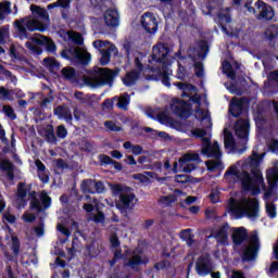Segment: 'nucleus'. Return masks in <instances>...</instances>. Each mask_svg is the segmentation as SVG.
I'll return each instance as SVG.
<instances>
[{
	"label": "nucleus",
	"mask_w": 278,
	"mask_h": 278,
	"mask_svg": "<svg viewBox=\"0 0 278 278\" xmlns=\"http://www.w3.org/2000/svg\"><path fill=\"white\" fill-rule=\"evenodd\" d=\"M13 28L15 34H17V38L21 40L30 39L34 43L45 48L47 53L54 54L56 52V45L50 38L42 35H37L31 37L29 33L40 31L45 33L48 28L47 24L39 21L36 17H21L20 20L13 21Z\"/></svg>",
	"instance_id": "f257e3e1"
},
{
	"label": "nucleus",
	"mask_w": 278,
	"mask_h": 278,
	"mask_svg": "<svg viewBox=\"0 0 278 278\" xmlns=\"http://www.w3.org/2000/svg\"><path fill=\"white\" fill-rule=\"evenodd\" d=\"M33 186L27 185L25 181L17 184V191L15 192V207L22 210L27 205V195L29 197L30 203L29 208L37 213H43L47 208L52 205V198L46 190H41L38 198V192L31 190Z\"/></svg>",
	"instance_id": "f03ea898"
},
{
	"label": "nucleus",
	"mask_w": 278,
	"mask_h": 278,
	"mask_svg": "<svg viewBox=\"0 0 278 278\" xmlns=\"http://www.w3.org/2000/svg\"><path fill=\"white\" fill-rule=\"evenodd\" d=\"M202 12L205 15L217 16V22L222 30L227 29V25L231 23V8L222 9L223 4L219 1H205L203 2Z\"/></svg>",
	"instance_id": "7ed1b4c3"
},
{
	"label": "nucleus",
	"mask_w": 278,
	"mask_h": 278,
	"mask_svg": "<svg viewBox=\"0 0 278 278\" xmlns=\"http://www.w3.org/2000/svg\"><path fill=\"white\" fill-rule=\"evenodd\" d=\"M173 49L167 43H156L152 48L151 60L153 63L159 64L162 68H169L173 63V56L170 55Z\"/></svg>",
	"instance_id": "20e7f679"
},
{
	"label": "nucleus",
	"mask_w": 278,
	"mask_h": 278,
	"mask_svg": "<svg viewBox=\"0 0 278 278\" xmlns=\"http://www.w3.org/2000/svg\"><path fill=\"white\" fill-rule=\"evenodd\" d=\"M263 156L264 154H257V152L253 151L252 154L242 163L243 170L250 169L254 186H256V184L264 182L263 174L260 169Z\"/></svg>",
	"instance_id": "39448f33"
},
{
	"label": "nucleus",
	"mask_w": 278,
	"mask_h": 278,
	"mask_svg": "<svg viewBox=\"0 0 278 278\" xmlns=\"http://www.w3.org/2000/svg\"><path fill=\"white\" fill-rule=\"evenodd\" d=\"M119 72H121L119 68L110 70V68L101 67V68H99L98 73L100 76L103 77V79L83 76L84 84L87 86H91L93 88L99 87V86H104L108 84L111 85V84H113L115 77L119 75Z\"/></svg>",
	"instance_id": "423d86ee"
},
{
	"label": "nucleus",
	"mask_w": 278,
	"mask_h": 278,
	"mask_svg": "<svg viewBox=\"0 0 278 278\" xmlns=\"http://www.w3.org/2000/svg\"><path fill=\"white\" fill-rule=\"evenodd\" d=\"M229 175H232L239 178L241 180V185L243 189L248 191L252 190L253 195H257L261 193L260 187H256L254 185L253 177L249 172L247 170L240 172L236 165H232L230 168H228V170L225 172V176H229Z\"/></svg>",
	"instance_id": "0eeeda50"
},
{
	"label": "nucleus",
	"mask_w": 278,
	"mask_h": 278,
	"mask_svg": "<svg viewBox=\"0 0 278 278\" xmlns=\"http://www.w3.org/2000/svg\"><path fill=\"white\" fill-rule=\"evenodd\" d=\"M260 249L261 242L257 232L250 233L248 244L242 247V262H254L257 258Z\"/></svg>",
	"instance_id": "6e6552de"
},
{
	"label": "nucleus",
	"mask_w": 278,
	"mask_h": 278,
	"mask_svg": "<svg viewBox=\"0 0 278 278\" xmlns=\"http://www.w3.org/2000/svg\"><path fill=\"white\" fill-rule=\"evenodd\" d=\"M112 190L115 195L119 194L118 201L115 205L121 213H126L128 210H131L134 207V201L136 199L135 193H122L123 187L121 185H115Z\"/></svg>",
	"instance_id": "1a4fd4ad"
},
{
	"label": "nucleus",
	"mask_w": 278,
	"mask_h": 278,
	"mask_svg": "<svg viewBox=\"0 0 278 278\" xmlns=\"http://www.w3.org/2000/svg\"><path fill=\"white\" fill-rule=\"evenodd\" d=\"M172 112L179 118L187 119L191 116V104L179 98H174L170 102Z\"/></svg>",
	"instance_id": "9d476101"
},
{
	"label": "nucleus",
	"mask_w": 278,
	"mask_h": 278,
	"mask_svg": "<svg viewBox=\"0 0 278 278\" xmlns=\"http://www.w3.org/2000/svg\"><path fill=\"white\" fill-rule=\"evenodd\" d=\"M201 154L207 159H215L219 161L223 156L219 142L214 141L212 144V140L210 138H203Z\"/></svg>",
	"instance_id": "9b49d317"
},
{
	"label": "nucleus",
	"mask_w": 278,
	"mask_h": 278,
	"mask_svg": "<svg viewBox=\"0 0 278 278\" xmlns=\"http://www.w3.org/2000/svg\"><path fill=\"white\" fill-rule=\"evenodd\" d=\"M190 162L200 164L202 162L200 154H198V152H186V154L178 160L179 170L182 173H192V170H195L197 166Z\"/></svg>",
	"instance_id": "f8f14e48"
},
{
	"label": "nucleus",
	"mask_w": 278,
	"mask_h": 278,
	"mask_svg": "<svg viewBox=\"0 0 278 278\" xmlns=\"http://www.w3.org/2000/svg\"><path fill=\"white\" fill-rule=\"evenodd\" d=\"M195 271L197 275L201 277L212 275V273L215 271V265L210 254H205V256L198 257L195 262Z\"/></svg>",
	"instance_id": "ddd939ff"
},
{
	"label": "nucleus",
	"mask_w": 278,
	"mask_h": 278,
	"mask_svg": "<svg viewBox=\"0 0 278 278\" xmlns=\"http://www.w3.org/2000/svg\"><path fill=\"white\" fill-rule=\"evenodd\" d=\"M91 61L90 52L79 48L71 47V63L72 65L88 66Z\"/></svg>",
	"instance_id": "4468645a"
},
{
	"label": "nucleus",
	"mask_w": 278,
	"mask_h": 278,
	"mask_svg": "<svg viewBox=\"0 0 278 278\" xmlns=\"http://www.w3.org/2000/svg\"><path fill=\"white\" fill-rule=\"evenodd\" d=\"M61 224L58 225V231L62 233L65 238L59 237V243L63 245L68 238H71V229L65 227V225L71 224V208H64L63 215L60 217Z\"/></svg>",
	"instance_id": "2eb2a0df"
},
{
	"label": "nucleus",
	"mask_w": 278,
	"mask_h": 278,
	"mask_svg": "<svg viewBox=\"0 0 278 278\" xmlns=\"http://www.w3.org/2000/svg\"><path fill=\"white\" fill-rule=\"evenodd\" d=\"M268 189L263 194L264 200H269L274 194V189L277 188L278 184V167L268 168L266 172Z\"/></svg>",
	"instance_id": "dca6fc26"
},
{
	"label": "nucleus",
	"mask_w": 278,
	"mask_h": 278,
	"mask_svg": "<svg viewBox=\"0 0 278 278\" xmlns=\"http://www.w3.org/2000/svg\"><path fill=\"white\" fill-rule=\"evenodd\" d=\"M141 26L149 35H155L159 29V22L153 13H144L141 17Z\"/></svg>",
	"instance_id": "f3484780"
},
{
	"label": "nucleus",
	"mask_w": 278,
	"mask_h": 278,
	"mask_svg": "<svg viewBox=\"0 0 278 278\" xmlns=\"http://www.w3.org/2000/svg\"><path fill=\"white\" fill-rule=\"evenodd\" d=\"M247 105H250V99L247 97H242L240 99H237L236 101H232L230 109L231 115L235 118L240 117L244 112H247Z\"/></svg>",
	"instance_id": "a211bd4d"
},
{
	"label": "nucleus",
	"mask_w": 278,
	"mask_h": 278,
	"mask_svg": "<svg viewBox=\"0 0 278 278\" xmlns=\"http://www.w3.org/2000/svg\"><path fill=\"white\" fill-rule=\"evenodd\" d=\"M235 135L237 138L247 143L250 136V122L249 119H238L236 124Z\"/></svg>",
	"instance_id": "6ab92c4d"
},
{
	"label": "nucleus",
	"mask_w": 278,
	"mask_h": 278,
	"mask_svg": "<svg viewBox=\"0 0 278 278\" xmlns=\"http://www.w3.org/2000/svg\"><path fill=\"white\" fill-rule=\"evenodd\" d=\"M243 205L245 207L244 213L249 218L258 217L260 202L257 199H245L243 200Z\"/></svg>",
	"instance_id": "aec40b11"
},
{
	"label": "nucleus",
	"mask_w": 278,
	"mask_h": 278,
	"mask_svg": "<svg viewBox=\"0 0 278 278\" xmlns=\"http://www.w3.org/2000/svg\"><path fill=\"white\" fill-rule=\"evenodd\" d=\"M10 250L12 251V254L4 253L5 258L9 262H15L17 261V257L21 254V240L17 236H11V245Z\"/></svg>",
	"instance_id": "412c9836"
},
{
	"label": "nucleus",
	"mask_w": 278,
	"mask_h": 278,
	"mask_svg": "<svg viewBox=\"0 0 278 278\" xmlns=\"http://www.w3.org/2000/svg\"><path fill=\"white\" fill-rule=\"evenodd\" d=\"M212 238L219 244H228L229 225L223 224L216 231L212 232Z\"/></svg>",
	"instance_id": "4be33fe9"
},
{
	"label": "nucleus",
	"mask_w": 278,
	"mask_h": 278,
	"mask_svg": "<svg viewBox=\"0 0 278 278\" xmlns=\"http://www.w3.org/2000/svg\"><path fill=\"white\" fill-rule=\"evenodd\" d=\"M255 7L260 11V14L257 15V20H265V21H271L274 17V11L271 7L267 5L264 1H256Z\"/></svg>",
	"instance_id": "5701e85b"
},
{
	"label": "nucleus",
	"mask_w": 278,
	"mask_h": 278,
	"mask_svg": "<svg viewBox=\"0 0 278 278\" xmlns=\"http://www.w3.org/2000/svg\"><path fill=\"white\" fill-rule=\"evenodd\" d=\"M104 23L106 27H118L119 26V13L115 9H109L104 13Z\"/></svg>",
	"instance_id": "b1692460"
},
{
	"label": "nucleus",
	"mask_w": 278,
	"mask_h": 278,
	"mask_svg": "<svg viewBox=\"0 0 278 278\" xmlns=\"http://www.w3.org/2000/svg\"><path fill=\"white\" fill-rule=\"evenodd\" d=\"M250 235L247 231V228L239 227L232 233V241L236 247L241 245L244 241L249 242Z\"/></svg>",
	"instance_id": "393cba45"
},
{
	"label": "nucleus",
	"mask_w": 278,
	"mask_h": 278,
	"mask_svg": "<svg viewBox=\"0 0 278 278\" xmlns=\"http://www.w3.org/2000/svg\"><path fill=\"white\" fill-rule=\"evenodd\" d=\"M148 261L143 260L140 254H134V256L129 257L128 262L124 264V266L130 268L134 271H139V266L147 265Z\"/></svg>",
	"instance_id": "a878e982"
},
{
	"label": "nucleus",
	"mask_w": 278,
	"mask_h": 278,
	"mask_svg": "<svg viewBox=\"0 0 278 278\" xmlns=\"http://www.w3.org/2000/svg\"><path fill=\"white\" fill-rule=\"evenodd\" d=\"M0 169L7 173V179L9 181L14 180V164L10 160L0 159Z\"/></svg>",
	"instance_id": "bb28decb"
},
{
	"label": "nucleus",
	"mask_w": 278,
	"mask_h": 278,
	"mask_svg": "<svg viewBox=\"0 0 278 278\" xmlns=\"http://www.w3.org/2000/svg\"><path fill=\"white\" fill-rule=\"evenodd\" d=\"M42 65L52 74H56L61 68L60 62L53 56L45 58Z\"/></svg>",
	"instance_id": "cd10ccee"
},
{
	"label": "nucleus",
	"mask_w": 278,
	"mask_h": 278,
	"mask_svg": "<svg viewBox=\"0 0 278 278\" xmlns=\"http://www.w3.org/2000/svg\"><path fill=\"white\" fill-rule=\"evenodd\" d=\"M140 72L132 70L126 74L124 78H122V83H124V86L130 88L134 85H136L137 80L140 78Z\"/></svg>",
	"instance_id": "c85d7f7f"
},
{
	"label": "nucleus",
	"mask_w": 278,
	"mask_h": 278,
	"mask_svg": "<svg viewBox=\"0 0 278 278\" xmlns=\"http://www.w3.org/2000/svg\"><path fill=\"white\" fill-rule=\"evenodd\" d=\"M112 51H115V53H118V50L114 45H112L109 49L101 50V59H100L101 66H108V64H110L111 58H112V54H111Z\"/></svg>",
	"instance_id": "c756f323"
},
{
	"label": "nucleus",
	"mask_w": 278,
	"mask_h": 278,
	"mask_svg": "<svg viewBox=\"0 0 278 278\" xmlns=\"http://www.w3.org/2000/svg\"><path fill=\"white\" fill-rule=\"evenodd\" d=\"M54 114L60 118L64 119L67 123H71V109L66 105H59L54 109Z\"/></svg>",
	"instance_id": "7c9ffc66"
},
{
	"label": "nucleus",
	"mask_w": 278,
	"mask_h": 278,
	"mask_svg": "<svg viewBox=\"0 0 278 278\" xmlns=\"http://www.w3.org/2000/svg\"><path fill=\"white\" fill-rule=\"evenodd\" d=\"M193 51L198 52L200 59H205L210 51L208 42L206 40L198 41V48H193Z\"/></svg>",
	"instance_id": "2f4dec72"
},
{
	"label": "nucleus",
	"mask_w": 278,
	"mask_h": 278,
	"mask_svg": "<svg viewBox=\"0 0 278 278\" xmlns=\"http://www.w3.org/2000/svg\"><path fill=\"white\" fill-rule=\"evenodd\" d=\"M264 36L267 40H269L270 42L274 41V39L278 38V25L277 24H271L269 25L265 33Z\"/></svg>",
	"instance_id": "473e14b6"
},
{
	"label": "nucleus",
	"mask_w": 278,
	"mask_h": 278,
	"mask_svg": "<svg viewBox=\"0 0 278 278\" xmlns=\"http://www.w3.org/2000/svg\"><path fill=\"white\" fill-rule=\"evenodd\" d=\"M124 149L131 150V153L136 156L141 155L142 153H148L142 146L132 144L130 141L124 142Z\"/></svg>",
	"instance_id": "72a5a7b5"
},
{
	"label": "nucleus",
	"mask_w": 278,
	"mask_h": 278,
	"mask_svg": "<svg viewBox=\"0 0 278 278\" xmlns=\"http://www.w3.org/2000/svg\"><path fill=\"white\" fill-rule=\"evenodd\" d=\"M223 73L228 76V78L235 80L236 79V72L228 60H224L222 63Z\"/></svg>",
	"instance_id": "f704fd0d"
},
{
	"label": "nucleus",
	"mask_w": 278,
	"mask_h": 278,
	"mask_svg": "<svg viewBox=\"0 0 278 278\" xmlns=\"http://www.w3.org/2000/svg\"><path fill=\"white\" fill-rule=\"evenodd\" d=\"M12 14L11 2H0V24L5 21V15Z\"/></svg>",
	"instance_id": "c9c22d12"
},
{
	"label": "nucleus",
	"mask_w": 278,
	"mask_h": 278,
	"mask_svg": "<svg viewBox=\"0 0 278 278\" xmlns=\"http://www.w3.org/2000/svg\"><path fill=\"white\" fill-rule=\"evenodd\" d=\"M131 131H132V135L136 136V138H139V136H142L143 135V131L146 134H151V132H154L156 134V130H154L153 128L151 127H140L138 125H132L131 126Z\"/></svg>",
	"instance_id": "e433bc0d"
},
{
	"label": "nucleus",
	"mask_w": 278,
	"mask_h": 278,
	"mask_svg": "<svg viewBox=\"0 0 278 278\" xmlns=\"http://www.w3.org/2000/svg\"><path fill=\"white\" fill-rule=\"evenodd\" d=\"M80 189L84 193L94 194V180L85 179L80 185Z\"/></svg>",
	"instance_id": "4c0bfd02"
},
{
	"label": "nucleus",
	"mask_w": 278,
	"mask_h": 278,
	"mask_svg": "<svg viewBox=\"0 0 278 278\" xmlns=\"http://www.w3.org/2000/svg\"><path fill=\"white\" fill-rule=\"evenodd\" d=\"M30 11L34 15L39 16L41 20L49 21V14H48V11L46 9H41L40 7L31 4L30 5Z\"/></svg>",
	"instance_id": "58836bf2"
},
{
	"label": "nucleus",
	"mask_w": 278,
	"mask_h": 278,
	"mask_svg": "<svg viewBox=\"0 0 278 278\" xmlns=\"http://www.w3.org/2000/svg\"><path fill=\"white\" fill-rule=\"evenodd\" d=\"M25 47L29 51H31V53L35 55H42V53H43V49L41 48V46H38V45L34 43L33 41H27L25 43Z\"/></svg>",
	"instance_id": "ea45409f"
},
{
	"label": "nucleus",
	"mask_w": 278,
	"mask_h": 278,
	"mask_svg": "<svg viewBox=\"0 0 278 278\" xmlns=\"http://www.w3.org/2000/svg\"><path fill=\"white\" fill-rule=\"evenodd\" d=\"M224 147L225 149H236L237 143L231 132H228V135H225L224 137Z\"/></svg>",
	"instance_id": "a19ab883"
},
{
	"label": "nucleus",
	"mask_w": 278,
	"mask_h": 278,
	"mask_svg": "<svg viewBox=\"0 0 278 278\" xmlns=\"http://www.w3.org/2000/svg\"><path fill=\"white\" fill-rule=\"evenodd\" d=\"M71 41L77 46H83L85 43L83 34L75 30H71Z\"/></svg>",
	"instance_id": "79ce46f5"
},
{
	"label": "nucleus",
	"mask_w": 278,
	"mask_h": 278,
	"mask_svg": "<svg viewBox=\"0 0 278 278\" xmlns=\"http://www.w3.org/2000/svg\"><path fill=\"white\" fill-rule=\"evenodd\" d=\"M163 71L159 72V76L162 77V83L164 86H166L167 88L170 87V79H169V73H168V67H162Z\"/></svg>",
	"instance_id": "37998d69"
},
{
	"label": "nucleus",
	"mask_w": 278,
	"mask_h": 278,
	"mask_svg": "<svg viewBox=\"0 0 278 278\" xmlns=\"http://www.w3.org/2000/svg\"><path fill=\"white\" fill-rule=\"evenodd\" d=\"M130 103V97L127 92L124 93V97H121L117 101V108L127 110V106Z\"/></svg>",
	"instance_id": "c03bdc74"
},
{
	"label": "nucleus",
	"mask_w": 278,
	"mask_h": 278,
	"mask_svg": "<svg viewBox=\"0 0 278 278\" xmlns=\"http://www.w3.org/2000/svg\"><path fill=\"white\" fill-rule=\"evenodd\" d=\"M169 267H170V262L168 260H163V261L156 262L153 265V268L156 271L165 270V269H167Z\"/></svg>",
	"instance_id": "a18cd8bd"
},
{
	"label": "nucleus",
	"mask_w": 278,
	"mask_h": 278,
	"mask_svg": "<svg viewBox=\"0 0 278 278\" xmlns=\"http://www.w3.org/2000/svg\"><path fill=\"white\" fill-rule=\"evenodd\" d=\"M54 97H53V90L49 88L47 97H45L40 103L41 108H48L49 103H53Z\"/></svg>",
	"instance_id": "49530a36"
},
{
	"label": "nucleus",
	"mask_w": 278,
	"mask_h": 278,
	"mask_svg": "<svg viewBox=\"0 0 278 278\" xmlns=\"http://www.w3.org/2000/svg\"><path fill=\"white\" fill-rule=\"evenodd\" d=\"M163 163L161 161H156L153 164L143 165L141 169L143 170H162Z\"/></svg>",
	"instance_id": "de8ad7c7"
},
{
	"label": "nucleus",
	"mask_w": 278,
	"mask_h": 278,
	"mask_svg": "<svg viewBox=\"0 0 278 278\" xmlns=\"http://www.w3.org/2000/svg\"><path fill=\"white\" fill-rule=\"evenodd\" d=\"M193 68H195V75L199 78L204 77V65L201 61H195L193 63Z\"/></svg>",
	"instance_id": "09e8293b"
},
{
	"label": "nucleus",
	"mask_w": 278,
	"mask_h": 278,
	"mask_svg": "<svg viewBox=\"0 0 278 278\" xmlns=\"http://www.w3.org/2000/svg\"><path fill=\"white\" fill-rule=\"evenodd\" d=\"M156 119H157L159 123H161L162 125L169 124V123H172V121H173V119L168 116V114L166 113V111L156 114Z\"/></svg>",
	"instance_id": "8fccbe9b"
},
{
	"label": "nucleus",
	"mask_w": 278,
	"mask_h": 278,
	"mask_svg": "<svg viewBox=\"0 0 278 278\" xmlns=\"http://www.w3.org/2000/svg\"><path fill=\"white\" fill-rule=\"evenodd\" d=\"M3 113L7 117H9L11 121H15L17 118L14 109L11 105H4L2 108Z\"/></svg>",
	"instance_id": "3c124183"
},
{
	"label": "nucleus",
	"mask_w": 278,
	"mask_h": 278,
	"mask_svg": "<svg viewBox=\"0 0 278 278\" xmlns=\"http://www.w3.org/2000/svg\"><path fill=\"white\" fill-rule=\"evenodd\" d=\"M10 35V28L8 25L0 27V45H5V38Z\"/></svg>",
	"instance_id": "603ef678"
},
{
	"label": "nucleus",
	"mask_w": 278,
	"mask_h": 278,
	"mask_svg": "<svg viewBox=\"0 0 278 278\" xmlns=\"http://www.w3.org/2000/svg\"><path fill=\"white\" fill-rule=\"evenodd\" d=\"M104 126H105L106 129H109L110 131H113V132H121L122 131V127L116 126V123L112 122V121L104 122Z\"/></svg>",
	"instance_id": "864d4df0"
},
{
	"label": "nucleus",
	"mask_w": 278,
	"mask_h": 278,
	"mask_svg": "<svg viewBox=\"0 0 278 278\" xmlns=\"http://www.w3.org/2000/svg\"><path fill=\"white\" fill-rule=\"evenodd\" d=\"M96 211H97V215L93 216V222H94L96 224H101V225H103V224L105 223V215H104V213L101 212V211L99 210V207H97Z\"/></svg>",
	"instance_id": "5fc2aeb1"
},
{
	"label": "nucleus",
	"mask_w": 278,
	"mask_h": 278,
	"mask_svg": "<svg viewBox=\"0 0 278 278\" xmlns=\"http://www.w3.org/2000/svg\"><path fill=\"white\" fill-rule=\"evenodd\" d=\"M175 86L178 87V89L181 91H193L197 89L195 85H189L185 83H176Z\"/></svg>",
	"instance_id": "6e6d98bb"
},
{
	"label": "nucleus",
	"mask_w": 278,
	"mask_h": 278,
	"mask_svg": "<svg viewBox=\"0 0 278 278\" xmlns=\"http://www.w3.org/2000/svg\"><path fill=\"white\" fill-rule=\"evenodd\" d=\"M16 222V217L14 215H12L10 212H5L2 215V223L7 224L9 223L10 225L15 224Z\"/></svg>",
	"instance_id": "4d7b16f0"
},
{
	"label": "nucleus",
	"mask_w": 278,
	"mask_h": 278,
	"mask_svg": "<svg viewBox=\"0 0 278 278\" xmlns=\"http://www.w3.org/2000/svg\"><path fill=\"white\" fill-rule=\"evenodd\" d=\"M201 100H202V98H201L200 94H193V96H190V97H189V101H190V102H193L195 105H198V106L195 108V112H197V113H199V112L201 111V108H200V105H201Z\"/></svg>",
	"instance_id": "13d9d810"
},
{
	"label": "nucleus",
	"mask_w": 278,
	"mask_h": 278,
	"mask_svg": "<svg viewBox=\"0 0 278 278\" xmlns=\"http://www.w3.org/2000/svg\"><path fill=\"white\" fill-rule=\"evenodd\" d=\"M266 213L270 218H275L277 216L276 205L274 203L266 204Z\"/></svg>",
	"instance_id": "bf43d9fd"
},
{
	"label": "nucleus",
	"mask_w": 278,
	"mask_h": 278,
	"mask_svg": "<svg viewBox=\"0 0 278 278\" xmlns=\"http://www.w3.org/2000/svg\"><path fill=\"white\" fill-rule=\"evenodd\" d=\"M175 181L181 185L191 182V177L188 175H176Z\"/></svg>",
	"instance_id": "052dcab7"
},
{
	"label": "nucleus",
	"mask_w": 278,
	"mask_h": 278,
	"mask_svg": "<svg viewBox=\"0 0 278 278\" xmlns=\"http://www.w3.org/2000/svg\"><path fill=\"white\" fill-rule=\"evenodd\" d=\"M45 140L48 141L49 143H56L58 139L53 130H47Z\"/></svg>",
	"instance_id": "680f3d73"
},
{
	"label": "nucleus",
	"mask_w": 278,
	"mask_h": 278,
	"mask_svg": "<svg viewBox=\"0 0 278 278\" xmlns=\"http://www.w3.org/2000/svg\"><path fill=\"white\" fill-rule=\"evenodd\" d=\"M105 190L104 184L102 181H96L93 186V194L98 193L101 194Z\"/></svg>",
	"instance_id": "e2e57ef3"
},
{
	"label": "nucleus",
	"mask_w": 278,
	"mask_h": 278,
	"mask_svg": "<svg viewBox=\"0 0 278 278\" xmlns=\"http://www.w3.org/2000/svg\"><path fill=\"white\" fill-rule=\"evenodd\" d=\"M80 149H81L83 151L87 152V153H90V152L93 151V146H92V143H91L90 141L84 140V141H81V143H80Z\"/></svg>",
	"instance_id": "0e129e2a"
},
{
	"label": "nucleus",
	"mask_w": 278,
	"mask_h": 278,
	"mask_svg": "<svg viewBox=\"0 0 278 278\" xmlns=\"http://www.w3.org/2000/svg\"><path fill=\"white\" fill-rule=\"evenodd\" d=\"M110 242L112 248H119L121 247V241L118 239L117 233H112L110 237Z\"/></svg>",
	"instance_id": "69168bd1"
},
{
	"label": "nucleus",
	"mask_w": 278,
	"mask_h": 278,
	"mask_svg": "<svg viewBox=\"0 0 278 278\" xmlns=\"http://www.w3.org/2000/svg\"><path fill=\"white\" fill-rule=\"evenodd\" d=\"M278 273V261H274L271 262V265L269 267V271L267 273V275L269 277H274V275Z\"/></svg>",
	"instance_id": "338daca9"
},
{
	"label": "nucleus",
	"mask_w": 278,
	"mask_h": 278,
	"mask_svg": "<svg viewBox=\"0 0 278 278\" xmlns=\"http://www.w3.org/2000/svg\"><path fill=\"white\" fill-rule=\"evenodd\" d=\"M66 135H67V130L66 128L64 127V125H60L58 126V129H56V136L59 138H66Z\"/></svg>",
	"instance_id": "774afa93"
}]
</instances>
